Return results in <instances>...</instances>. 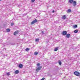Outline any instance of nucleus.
<instances>
[{
	"mask_svg": "<svg viewBox=\"0 0 80 80\" xmlns=\"http://www.w3.org/2000/svg\"><path fill=\"white\" fill-rule=\"evenodd\" d=\"M38 21H37V19H35L33 21H32V22H31V25H33V24H34V23H37Z\"/></svg>",
	"mask_w": 80,
	"mask_h": 80,
	"instance_id": "nucleus-3",
	"label": "nucleus"
},
{
	"mask_svg": "<svg viewBox=\"0 0 80 80\" xmlns=\"http://www.w3.org/2000/svg\"><path fill=\"white\" fill-rule=\"evenodd\" d=\"M30 50V48H27L25 49L26 51H27V52H28V50Z\"/></svg>",
	"mask_w": 80,
	"mask_h": 80,
	"instance_id": "nucleus-16",
	"label": "nucleus"
},
{
	"mask_svg": "<svg viewBox=\"0 0 80 80\" xmlns=\"http://www.w3.org/2000/svg\"><path fill=\"white\" fill-rule=\"evenodd\" d=\"M35 55H37L38 54V52H35L34 53Z\"/></svg>",
	"mask_w": 80,
	"mask_h": 80,
	"instance_id": "nucleus-14",
	"label": "nucleus"
},
{
	"mask_svg": "<svg viewBox=\"0 0 80 80\" xmlns=\"http://www.w3.org/2000/svg\"><path fill=\"white\" fill-rule=\"evenodd\" d=\"M54 51H57L58 50V49L57 48H56L54 49Z\"/></svg>",
	"mask_w": 80,
	"mask_h": 80,
	"instance_id": "nucleus-19",
	"label": "nucleus"
},
{
	"mask_svg": "<svg viewBox=\"0 0 80 80\" xmlns=\"http://www.w3.org/2000/svg\"><path fill=\"white\" fill-rule=\"evenodd\" d=\"M77 25H76L74 26V28H77Z\"/></svg>",
	"mask_w": 80,
	"mask_h": 80,
	"instance_id": "nucleus-22",
	"label": "nucleus"
},
{
	"mask_svg": "<svg viewBox=\"0 0 80 80\" xmlns=\"http://www.w3.org/2000/svg\"><path fill=\"white\" fill-rule=\"evenodd\" d=\"M35 0H31V2H35Z\"/></svg>",
	"mask_w": 80,
	"mask_h": 80,
	"instance_id": "nucleus-25",
	"label": "nucleus"
},
{
	"mask_svg": "<svg viewBox=\"0 0 80 80\" xmlns=\"http://www.w3.org/2000/svg\"><path fill=\"white\" fill-rule=\"evenodd\" d=\"M71 12H72V10L70 9H69L67 11V13H70Z\"/></svg>",
	"mask_w": 80,
	"mask_h": 80,
	"instance_id": "nucleus-9",
	"label": "nucleus"
},
{
	"mask_svg": "<svg viewBox=\"0 0 80 80\" xmlns=\"http://www.w3.org/2000/svg\"><path fill=\"white\" fill-rule=\"evenodd\" d=\"M45 80V78H43L41 80Z\"/></svg>",
	"mask_w": 80,
	"mask_h": 80,
	"instance_id": "nucleus-27",
	"label": "nucleus"
},
{
	"mask_svg": "<svg viewBox=\"0 0 80 80\" xmlns=\"http://www.w3.org/2000/svg\"><path fill=\"white\" fill-rule=\"evenodd\" d=\"M42 34H44V31H42Z\"/></svg>",
	"mask_w": 80,
	"mask_h": 80,
	"instance_id": "nucleus-26",
	"label": "nucleus"
},
{
	"mask_svg": "<svg viewBox=\"0 0 80 80\" xmlns=\"http://www.w3.org/2000/svg\"><path fill=\"white\" fill-rule=\"evenodd\" d=\"M38 40H39V39H35L36 42H38Z\"/></svg>",
	"mask_w": 80,
	"mask_h": 80,
	"instance_id": "nucleus-18",
	"label": "nucleus"
},
{
	"mask_svg": "<svg viewBox=\"0 0 80 80\" xmlns=\"http://www.w3.org/2000/svg\"><path fill=\"white\" fill-rule=\"evenodd\" d=\"M7 75H10V73L9 72H7Z\"/></svg>",
	"mask_w": 80,
	"mask_h": 80,
	"instance_id": "nucleus-21",
	"label": "nucleus"
},
{
	"mask_svg": "<svg viewBox=\"0 0 80 80\" xmlns=\"http://www.w3.org/2000/svg\"><path fill=\"white\" fill-rule=\"evenodd\" d=\"M73 0H69V3H73Z\"/></svg>",
	"mask_w": 80,
	"mask_h": 80,
	"instance_id": "nucleus-12",
	"label": "nucleus"
},
{
	"mask_svg": "<svg viewBox=\"0 0 80 80\" xmlns=\"http://www.w3.org/2000/svg\"><path fill=\"white\" fill-rule=\"evenodd\" d=\"M2 0H0V1H1Z\"/></svg>",
	"mask_w": 80,
	"mask_h": 80,
	"instance_id": "nucleus-29",
	"label": "nucleus"
},
{
	"mask_svg": "<svg viewBox=\"0 0 80 80\" xmlns=\"http://www.w3.org/2000/svg\"><path fill=\"white\" fill-rule=\"evenodd\" d=\"M18 73H19V71L18 70H16L15 72V74H18Z\"/></svg>",
	"mask_w": 80,
	"mask_h": 80,
	"instance_id": "nucleus-10",
	"label": "nucleus"
},
{
	"mask_svg": "<svg viewBox=\"0 0 80 80\" xmlns=\"http://www.w3.org/2000/svg\"><path fill=\"white\" fill-rule=\"evenodd\" d=\"M18 32H14V35H17V34H18Z\"/></svg>",
	"mask_w": 80,
	"mask_h": 80,
	"instance_id": "nucleus-15",
	"label": "nucleus"
},
{
	"mask_svg": "<svg viewBox=\"0 0 80 80\" xmlns=\"http://www.w3.org/2000/svg\"><path fill=\"white\" fill-rule=\"evenodd\" d=\"M41 68H42V67L40 66L39 67H38V68L36 69V72L38 73V72H39V70H40Z\"/></svg>",
	"mask_w": 80,
	"mask_h": 80,
	"instance_id": "nucleus-2",
	"label": "nucleus"
},
{
	"mask_svg": "<svg viewBox=\"0 0 80 80\" xmlns=\"http://www.w3.org/2000/svg\"><path fill=\"white\" fill-rule=\"evenodd\" d=\"M58 63L60 65H62V62L61 61H59Z\"/></svg>",
	"mask_w": 80,
	"mask_h": 80,
	"instance_id": "nucleus-17",
	"label": "nucleus"
},
{
	"mask_svg": "<svg viewBox=\"0 0 80 80\" xmlns=\"http://www.w3.org/2000/svg\"><path fill=\"white\" fill-rule=\"evenodd\" d=\"M52 13H54V12H55V10H53L52 12Z\"/></svg>",
	"mask_w": 80,
	"mask_h": 80,
	"instance_id": "nucleus-28",
	"label": "nucleus"
},
{
	"mask_svg": "<svg viewBox=\"0 0 80 80\" xmlns=\"http://www.w3.org/2000/svg\"><path fill=\"white\" fill-rule=\"evenodd\" d=\"M62 34L63 35H66L67 34V32L66 31H63L62 32Z\"/></svg>",
	"mask_w": 80,
	"mask_h": 80,
	"instance_id": "nucleus-4",
	"label": "nucleus"
},
{
	"mask_svg": "<svg viewBox=\"0 0 80 80\" xmlns=\"http://www.w3.org/2000/svg\"><path fill=\"white\" fill-rule=\"evenodd\" d=\"M18 67H19V68H22L23 67V65L21 64H19L18 66Z\"/></svg>",
	"mask_w": 80,
	"mask_h": 80,
	"instance_id": "nucleus-6",
	"label": "nucleus"
},
{
	"mask_svg": "<svg viewBox=\"0 0 80 80\" xmlns=\"http://www.w3.org/2000/svg\"><path fill=\"white\" fill-rule=\"evenodd\" d=\"M40 63H38L37 64V66L38 67H39V66H40Z\"/></svg>",
	"mask_w": 80,
	"mask_h": 80,
	"instance_id": "nucleus-23",
	"label": "nucleus"
},
{
	"mask_svg": "<svg viewBox=\"0 0 80 80\" xmlns=\"http://www.w3.org/2000/svg\"><path fill=\"white\" fill-rule=\"evenodd\" d=\"M66 18H67V17H66V16H65V15H63L62 17V19H63V20H65V19H66Z\"/></svg>",
	"mask_w": 80,
	"mask_h": 80,
	"instance_id": "nucleus-8",
	"label": "nucleus"
},
{
	"mask_svg": "<svg viewBox=\"0 0 80 80\" xmlns=\"http://www.w3.org/2000/svg\"><path fill=\"white\" fill-rule=\"evenodd\" d=\"M6 31H7V32H9L10 31V29L9 28L7 29H6Z\"/></svg>",
	"mask_w": 80,
	"mask_h": 80,
	"instance_id": "nucleus-13",
	"label": "nucleus"
},
{
	"mask_svg": "<svg viewBox=\"0 0 80 80\" xmlns=\"http://www.w3.org/2000/svg\"><path fill=\"white\" fill-rule=\"evenodd\" d=\"M14 25V23H11V26H13Z\"/></svg>",
	"mask_w": 80,
	"mask_h": 80,
	"instance_id": "nucleus-20",
	"label": "nucleus"
},
{
	"mask_svg": "<svg viewBox=\"0 0 80 80\" xmlns=\"http://www.w3.org/2000/svg\"><path fill=\"white\" fill-rule=\"evenodd\" d=\"M66 35V37H67V38H70V37L71 36L70 34H67Z\"/></svg>",
	"mask_w": 80,
	"mask_h": 80,
	"instance_id": "nucleus-7",
	"label": "nucleus"
},
{
	"mask_svg": "<svg viewBox=\"0 0 80 80\" xmlns=\"http://www.w3.org/2000/svg\"><path fill=\"white\" fill-rule=\"evenodd\" d=\"M74 74L76 75V76H77L78 77H79L80 75V73L78 72L77 71H75L74 72Z\"/></svg>",
	"mask_w": 80,
	"mask_h": 80,
	"instance_id": "nucleus-1",
	"label": "nucleus"
},
{
	"mask_svg": "<svg viewBox=\"0 0 80 80\" xmlns=\"http://www.w3.org/2000/svg\"><path fill=\"white\" fill-rule=\"evenodd\" d=\"M73 5L74 7H75V6H76V5H77V2H76V1H73Z\"/></svg>",
	"mask_w": 80,
	"mask_h": 80,
	"instance_id": "nucleus-5",
	"label": "nucleus"
},
{
	"mask_svg": "<svg viewBox=\"0 0 80 80\" xmlns=\"http://www.w3.org/2000/svg\"><path fill=\"white\" fill-rule=\"evenodd\" d=\"M23 16H26L27 15V14L25 13L23 14Z\"/></svg>",
	"mask_w": 80,
	"mask_h": 80,
	"instance_id": "nucleus-24",
	"label": "nucleus"
},
{
	"mask_svg": "<svg viewBox=\"0 0 80 80\" xmlns=\"http://www.w3.org/2000/svg\"><path fill=\"white\" fill-rule=\"evenodd\" d=\"M74 33H78V31L77 30H75L74 31Z\"/></svg>",
	"mask_w": 80,
	"mask_h": 80,
	"instance_id": "nucleus-11",
	"label": "nucleus"
}]
</instances>
